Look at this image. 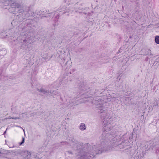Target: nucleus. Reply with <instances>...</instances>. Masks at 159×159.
<instances>
[{
  "mask_svg": "<svg viewBox=\"0 0 159 159\" xmlns=\"http://www.w3.org/2000/svg\"><path fill=\"white\" fill-rule=\"evenodd\" d=\"M108 98L100 96L97 98L96 103L97 105V110L99 113H102L104 111L105 107L107 106V103L105 101V99H108Z\"/></svg>",
  "mask_w": 159,
  "mask_h": 159,
  "instance_id": "obj_1",
  "label": "nucleus"
},
{
  "mask_svg": "<svg viewBox=\"0 0 159 159\" xmlns=\"http://www.w3.org/2000/svg\"><path fill=\"white\" fill-rule=\"evenodd\" d=\"M112 128L111 125L110 123H108V122H107V124H105V123L104 124L103 129L105 131H108L111 129Z\"/></svg>",
  "mask_w": 159,
  "mask_h": 159,
  "instance_id": "obj_2",
  "label": "nucleus"
},
{
  "mask_svg": "<svg viewBox=\"0 0 159 159\" xmlns=\"http://www.w3.org/2000/svg\"><path fill=\"white\" fill-rule=\"evenodd\" d=\"M12 1H10L9 3V4H11V5L10 4V5L11 6L12 8H18L20 7V6L18 4L15 2L12 3Z\"/></svg>",
  "mask_w": 159,
  "mask_h": 159,
  "instance_id": "obj_3",
  "label": "nucleus"
},
{
  "mask_svg": "<svg viewBox=\"0 0 159 159\" xmlns=\"http://www.w3.org/2000/svg\"><path fill=\"white\" fill-rule=\"evenodd\" d=\"M79 128L80 129L82 130H84L86 128V126L84 124L82 123L81 124Z\"/></svg>",
  "mask_w": 159,
  "mask_h": 159,
  "instance_id": "obj_4",
  "label": "nucleus"
},
{
  "mask_svg": "<svg viewBox=\"0 0 159 159\" xmlns=\"http://www.w3.org/2000/svg\"><path fill=\"white\" fill-rule=\"evenodd\" d=\"M155 42L159 44V36H157L155 37Z\"/></svg>",
  "mask_w": 159,
  "mask_h": 159,
  "instance_id": "obj_5",
  "label": "nucleus"
},
{
  "mask_svg": "<svg viewBox=\"0 0 159 159\" xmlns=\"http://www.w3.org/2000/svg\"><path fill=\"white\" fill-rule=\"evenodd\" d=\"M30 38H28L27 39H25L23 40L24 42L25 43H31L30 41Z\"/></svg>",
  "mask_w": 159,
  "mask_h": 159,
  "instance_id": "obj_6",
  "label": "nucleus"
},
{
  "mask_svg": "<svg viewBox=\"0 0 159 159\" xmlns=\"http://www.w3.org/2000/svg\"><path fill=\"white\" fill-rule=\"evenodd\" d=\"M40 92H41L42 93H43L44 94H45L46 93H47V91L46 90H45L43 89H41L40 90H39Z\"/></svg>",
  "mask_w": 159,
  "mask_h": 159,
  "instance_id": "obj_7",
  "label": "nucleus"
},
{
  "mask_svg": "<svg viewBox=\"0 0 159 159\" xmlns=\"http://www.w3.org/2000/svg\"><path fill=\"white\" fill-rule=\"evenodd\" d=\"M24 141H25V139L24 138V137H23L22 141L21 143H20V144H19L20 145H21L22 144L24 143Z\"/></svg>",
  "mask_w": 159,
  "mask_h": 159,
  "instance_id": "obj_8",
  "label": "nucleus"
},
{
  "mask_svg": "<svg viewBox=\"0 0 159 159\" xmlns=\"http://www.w3.org/2000/svg\"><path fill=\"white\" fill-rule=\"evenodd\" d=\"M25 153H26V154H28L27 156H28V155H29L30 156L31 155V154L30 153V152H29L28 151H26L25 152Z\"/></svg>",
  "mask_w": 159,
  "mask_h": 159,
  "instance_id": "obj_9",
  "label": "nucleus"
},
{
  "mask_svg": "<svg viewBox=\"0 0 159 159\" xmlns=\"http://www.w3.org/2000/svg\"><path fill=\"white\" fill-rule=\"evenodd\" d=\"M2 154V153L0 151V156H1V154Z\"/></svg>",
  "mask_w": 159,
  "mask_h": 159,
  "instance_id": "obj_10",
  "label": "nucleus"
},
{
  "mask_svg": "<svg viewBox=\"0 0 159 159\" xmlns=\"http://www.w3.org/2000/svg\"><path fill=\"white\" fill-rule=\"evenodd\" d=\"M13 118V119H17V118Z\"/></svg>",
  "mask_w": 159,
  "mask_h": 159,
  "instance_id": "obj_11",
  "label": "nucleus"
},
{
  "mask_svg": "<svg viewBox=\"0 0 159 159\" xmlns=\"http://www.w3.org/2000/svg\"><path fill=\"white\" fill-rule=\"evenodd\" d=\"M156 152H158V151H157H157H156Z\"/></svg>",
  "mask_w": 159,
  "mask_h": 159,
  "instance_id": "obj_12",
  "label": "nucleus"
},
{
  "mask_svg": "<svg viewBox=\"0 0 159 159\" xmlns=\"http://www.w3.org/2000/svg\"><path fill=\"white\" fill-rule=\"evenodd\" d=\"M6 131H5L4 132V133H6Z\"/></svg>",
  "mask_w": 159,
  "mask_h": 159,
  "instance_id": "obj_13",
  "label": "nucleus"
}]
</instances>
